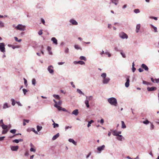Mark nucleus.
I'll return each mask as SVG.
<instances>
[{
	"label": "nucleus",
	"instance_id": "ddd939ff",
	"mask_svg": "<svg viewBox=\"0 0 159 159\" xmlns=\"http://www.w3.org/2000/svg\"><path fill=\"white\" fill-rule=\"evenodd\" d=\"M70 22L73 25H76L78 24L77 22L75 20L73 19L70 20Z\"/></svg>",
	"mask_w": 159,
	"mask_h": 159
},
{
	"label": "nucleus",
	"instance_id": "c85d7f7f",
	"mask_svg": "<svg viewBox=\"0 0 159 159\" xmlns=\"http://www.w3.org/2000/svg\"><path fill=\"white\" fill-rule=\"evenodd\" d=\"M53 96L56 99L58 100H60V97L58 95H54Z\"/></svg>",
	"mask_w": 159,
	"mask_h": 159
},
{
	"label": "nucleus",
	"instance_id": "b1692460",
	"mask_svg": "<svg viewBox=\"0 0 159 159\" xmlns=\"http://www.w3.org/2000/svg\"><path fill=\"white\" fill-rule=\"evenodd\" d=\"M22 141H23V139H15V140H13V142L17 143H18L19 142Z\"/></svg>",
	"mask_w": 159,
	"mask_h": 159
},
{
	"label": "nucleus",
	"instance_id": "ea45409f",
	"mask_svg": "<svg viewBox=\"0 0 159 159\" xmlns=\"http://www.w3.org/2000/svg\"><path fill=\"white\" fill-rule=\"evenodd\" d=\"M134 12L136 13H138L140 12V10L138 9H135L134 10Z\"/></svg>",
	"mask_w": 159,
	"mask_h": 159
},
{
	"label": "nucleus",
	"instance_id": "603ef678",
	"mask_svg": "<svg viewBox=\"0 0 159 159\" xmlns=\"http://www.w3.org/2000/svg\"><path fill=\"white\" fill-rule=\"evenodd\" d=\"M23 91L24 93V94H25L28 91L27 89H23Z\"/></svg>",
	"mask_w": 159,
	"mask_h": 159
},
{
	"label": "nucleus",
	"instance_id": "4468645a",
	"mask_svg": "<svg viewBox=\"0 0 159 159\" xmlns=\"http://www.w3.org/2000/svg\"><path fill=\"white\" fill-rule=\"evenodd\" d=\"M110 80L109 78H105L103 79V82L104 84H107Z\"/></svg>",
	"mask_w": 159,
	"mask_h": 159
},
{
	"label": "nucleus",
	"instance_id": "6ab92c4d",
	"mask_svg": "<svg viewBox=\"0 0 159 159\" xmlns=\"http://www.w3.org/2000/svg\"><path fill=\"white\" fill-rule=\"evenodd\" d=\"M59 133H57V134L56 135H54L52 138V139L53 140H55L57 138H58L59 137Z\"/></svg>",
	"mask_w": 159,
	"mask_h": 159
},
{
	"label": "nucleus",
	"instance_id": "72a5a7b5",
	"mask_svg": "<svg viewBox=\"0 0 159 159\" xmlns=\"http://www.w3.org/2000/svg\"><path fill=\"white\" fill-rule=\"evenodd\" d=\"M151 26L154 29V32H157V27L153 26L152 25H151Z\"/></svg>",
	"mask_w": 159,
	"mask_h": 159
},
{
	"label": "nucleus",
	"instance_id": "bf43d9fd",
	"mask_svg": "<svg viewBox=\"0 0 159 159\" xmlns=\"http://www.w3.org/2000/svg\"><path fill=\"white\" fill-rule=\"evenodd\" d=\"M23 121H24V122H26L27 123H28L29 122L30 120H25V119H24Z\"/></svg>",
	"mask_w": 159,
	"mask_h": 159
},
{
	"label": "nucleus",
	"instance_id": "5701e85b",
	"mask_svg": "<svg viewBox=\"0 0 159 159\" xmlns=\"http://www.w3.org/2000/svg\"><path fill=\"white\" fill-rule=\"evenodd\" d=\"M121 127L122 128L125 129L126 128V126L125 125L124 122L123 121H121Z\"/></svg>",
	"mask_w": 159,
	"mask_h": 159
},
{
	"label": "nucleus",
	"instance_id": "f8f14e48",
	"mask_svg": "<svg viewBox=\"0 0 159 159\" xmlns=\"http://www.w3.org/2000/svg\"><path fill=\"white\" fill-rule=\"evenodd\" d=\"M105 148V146L104 145L102 146L98 147L97 148L98 151L100 152L102 150H103Z\"/></svg>",
	"mask_w": 159,
	"mask_h": 159
},
{
	"label": "nucleus",
	"instance_id": "9d476101",
	"mask_svg": "<svg viewBox=\"0 0 159 159\" xmlns=\"http://www.w3.org/2000/svg\"><path fill=\"white\" fill-rule=\"evenodd\" d=\"M141 67L146 71H148V66L144 64H143L141 65Z\"/></svg>",
	"mask_w": 159,
	"mask_h": 159
},
{
	"label": "nucleus",
	"instance_id": "37998d69",
	"mask_svg": "<svg viewBox=\"0 0 159 159\" xmlns=\"http://www.w3.org/2000/svg\"><path fill=\"white\" fill-rule=\"evenodd\" d=\"M56 102H57V104L58 106L61 105L62 103V101L61 100H59L58 102L56 101Z\"/></svg>",
	"mask_w": 159,
	"mask_h": 159
},
{
	"label": "nucleus",
	"instance_id": "bb28decb",
	"mask_svg": "<svg viewBox=\"0 0 159 159\" xmlns=\"http://www.w3.org/2000/svg\"><path fill=\"white\" fill-rule=\"evenodd\" d=\"M74 47L77 50L81 49V48L78 45H75Z\"/></svg>",
	"mask_w": 159,
	"mask_h": 159
},
{
	"label": "nucleus",
	"instance_id": "4c0bfd02",
	"mask_svg": "<svg viewBox=\"0 0 159 159\" xmlns=\"http://www.w3.org/2000/svg\"><path fill=\"white\" fill-rule=\"evenodd\" d=\"M16 132V130L15 129H11L10 131V132L12 134H14Z\"/></svg>",
	"mask_w": 159,
	"mask_h": 159
},
{
	"label": "nucleus",
	"instance_id": "0e129e2a",
	"mask_svg": "<svg viewBox=\"0 0 159 159\" xmlns=\"http://www.w3.org/2000/svg\"><path fill=\"white\" fill-rule=\"evenodd\" d=\"M16 103L19 106H22L21 104L20 103V102H16Z\"/></svg>",
	"mask_w": 159,
	"mask_h": 159
},
{
	"label": "nucleus",
	"instance_id": "7c9ffc66",
	"mask_svg": "<svg viewBox=\"0 0 159 159\" xmlns=\"http://www.w3.org/2000/svg\"><path fill=\"white\" fill-rule=\"evenodd\" d=\"M37 129L38 131H39L42 128V127L41 126H39V125H37Z\"/></svg>",
	"mask_w": 159,
	"mask_h": 159
},
{
	"label": "nucleus",
	"instance_id": "39448f33",
	"mask_svg": "<svg viewBox=\"0 0 159 159\" xmlns=\"http://www.w3.org/2000/svg\"><path fill=\"white\" fill-rule=\"evenodd\" d=\"M119 36L122 39H127L128 38V35L124 32H121L119 34Z\"/></svg>",
	"mask_w": 159,
	"mask_h": 159
},
{
	"label": "nucleus",
	"instance_id": "de8ad7c7",
	"mask_svg": "<svg viewBox=\"0 0 159 159\" xmlns=\"http://www.w3.org/2000/svg\"><path fill=\"white\" fill-rule=\"evenodd\" d=\"M24 84L26 86H27V81L26 79L25 78L24 79Z\"/></svg>",
	"mask_w": 159,
	"mask_h": 159
},
{
	"label": "nucleus",
	"instance_id": "09e8293b",
	"mask_svg": "<svg viewBox=\"0 0 159 159\" xmlns=\"http://www.w3.org/2000/svg\"><path fill=\"white\" fill-rule=\"evenodd\" d=\"M30 150L31 152H35V149H34L33 148H31L30 149Z\"/></svg>",
	"mask_w": 159,
	"mask_h": 159
},
{
	"label": "nucleus",
	"instance_id": "412c9836",
	"mask_svg": "<svg viewBox=\"0 0 159 159\" xmlns=\"http://www.w3.org/2000/svg\"><path fill=\"white\" fill-rule=\"evenodd\" d=\"M85 103L86 105V106L87 108H89V101L88 99H86L85 101Z\"/></svg>",
	"mask_w": 159,
	"mask_h": 159
},
{
	"label": "nucleus",
	"instance_id": "c03bdc74",
	"mask_svg": "<svg viewBox=\"0 0 159 159\" xmlns=\"http://www.w3.org/2000/svg\"><path fill=\"white\" fill-rule=\"evenodd\" d=\"M7 107H8L7 104V103H5L3 105V108L5 109Z\"/></svg>",
	"mask_w": 159,
	"mask_h": 159
},
{
	"label": "nucleus",
	"instance_id": "680f3d73",
	"mask_svg": "<svg viewBox=\"0 0 159 159\" xmlns=\"http://www.w3.org/2000/svg\"><path fill=\"white\" fill-rule=\"evenodd\" d=\"M41 21L43 25H45V22L43 19H41Z\"/></svg>",
	"mask_w": 159,
	"mask_h": 159
},
{
	"label": "nucleus",
	"instance_id": "a211bd4d",
	"mask_svg": "<svg viewBox=\"0 0 159 159\" xmlns=\"http://www.w3.org/2000/svg\"><path fill=\"white\" fill-rule=\"evenodd\" d=\"M69 141L70 142L72 143L75 145H77L76 142H75L73 139H69Z\"/></svg>",
	"mask_w": 159,
	"mask_h": 159
},
{
	"label": "nucleus",
	"instance_id": "c756f323",
	"mask_svg": "<svg viewBox=\"0 0 159 159\" xmlns=\"http://www.w3.org/2000/svg\"><path fill=\"white\" fill-rule=\"evenodd\" d=\"M94 122V121L93 120H91V121H89L88 122V127H89L90 126V125L92 123Z\"/></svg>",
	"mask_w": 159,
	"mask_h": 159
},
{
	"label": "nucleus",
	"instance_id": "13d9d810",
	"mask_svg": "<svg viewBox=\"0 0 159 159\" xmlns=\"http://www.w3.org/2000/svg\"><path fill=\"white\" fill-rule=\"evenodd\" d=\"M100 123L102 125L104 123V120L103 119H101L100 121Z\"/></svg>",
	"mask_w": 159,
	"mask_h": 159
},
{
	"label": "nucleus",
	"instance_id": "473e14b6",
	"mask_svg": "<svg viewBox=\"0 0 159 159\" xmlns=\"http://www.w3.org/2000/svg\"><path fill=\"white\" fill-rule=\"evenodd\" d=\"M132 71L133 72H134L136 70V68L134 67V62H133L132 63Z\"/></svg>",
	"mask_w": 159,
	"mask_h": 159
},
{
	"label": "nucleus",
	"instance_id": "864d4df0",
	"mask_svg": "<svg viewBox=\"0 0 159 159\" xmlns=\"http://www.w3.org/2000/svg\"><path fill=\"white\" fill-rule=\"evenodd\" d=\"M43 30H39V32H38V34L39 35H41V34H43V32H42Z\"/></svg>",
	"mask_w": 159,
	"mask_h": 159
},
{
	"label": "nucleus",
	"instance_id": "4d7b16f0",
	"mask_svg": "<svg viewBox=\"0 0 159 159\" xmlns=\"http://www.w3.org/2000/svg\"><path fill=\"white\" fill-rule=\"evenodd\" d=\"M47 50L48 52H50V51H51V47H50L49 46H48L47 48Z\"/></svg>",
	"mask_w": 159,
	"mask_h": 159
},
{
	"label": "nucleus",
	"instance_id": "a878e982",
	"mask_svg": "<svg viewBox=\"0 0 159 159\" xmlns=\"http://www.w3.org/2000/svg\"><path fill=\"white\" fill-rule=\"evenodd\" d=\"M93 97L92 96H90L89 97H86V99H88L89 101H91L93 99Z\"/></svg>",
	"mask_w": 159,
	"mask_h": 159
},
{
	"label": "nucleus",
	"instance_id": "58836bf2",
	"mask_svg": "<svg viewBox=\"0 0 159 159\" xmlns=\"http://www.w3.org/2000/svg\"><path fill=\"white\" fill-rule=\"evenodd\" d=\"M4 27V23L1 21H0V27L2 28Z\"/></svg>",
	"mask_w": 159,
	"mask_h": 159
},
{
	"label": "nucleus",
	"instance_id": "338daca9",
	"mask_svg": "<svg viewBox=\"0 0 159 159\" xmlns=\"http://www.w3.org/2000/svg\"><path fill=\"white\" fill-rule=\"evenodd\" d=\"M138 70L139 72H142L143 71V70L141 68H139Z\"/></svg>",
	"mask_w": 159,
	"mask_h": 159
},
{
	"label": "nucleus",
	"instance_id": "20e7f679",
	"mask_svg": "<svg viewBox=\"0 0 159 159\" xmlns=\"http://www.w3.org/2000/svg\"><path fill=\"white\" fill-rule=\"evenodd\" d=\"M0 50L3 52H5V45L3 43H0Z\"/></svg>",
	"mask_w": 159,
	"mask_h": 159
},
{
	"label": "nucleus",
	"instance_id": "f257e3e1",
	"mask_svg": "<svg viewBox=\"0 0 159 159\" xmlns=\"http://www.w3.org/2000/svg\"><path fill=\"white\" fill-rule=\"evenodd\" d=\"M108 102L111 105L116 106L117 104V100L114 98H111L108 99Z\"/></svg>",
	"mask_w": 159,
	"mask_h": 159
},
{
	"label": "nucleus",
	"instance_id": "423d86ee",
	"mask_svg": "<svg viewBox=\"0 0 159 159\" xmlns=\"http://www.w3.org/2000/svg\"><path fill=\"white\" fill-rule=\"evenodd\" d=\"M129 76H128L126 78V81L125 83V85L126 87H128L129 85Z\"/></svg>",
	"mask_w": 159,
	"mask_h": 159
},
{
	"label": "nucleus",
	"instance_id": "f3484780",
	"mask_svg": "<svg viewBox=\"0 0 159 159\" xmlns=\"http://www.w3.org/2000/svg\"><path fill=\"white\" fill-rule=\"evenodd\" d=\"M140 28V25L139 24L137 25L136 27V33H138L139 31V30Z\"/></svg>",
	"mask_w": 159,
	"mask_h": 159
},
{
	"label": "nucleus",
	"instance_id": "79ce46f5",
	"mask_svg": "<svg viewBox=\"0 0 159 159\" xmlns=\"http://www.w3.org/2000/svg\"><path fill=\"white\" fill-rule=\"evenodd\" d=\"M11 101L12 102V104L13 106H14L16 104L15 100L14 99H11Z\"/></svg>",
	"mask_w": 159,
	"mask_h": 159
},
{
	"label": "nucleus",
	"instance_id": "f03ea898",
	"mask_svg": "<svg viewBox=\"0 0 159 159\" xmlns=\"http://www.w3.org/2000/svg\"><path fill=\"white\" fill-rule=\"evenodd\" d=\"M25 26L19 24L15 27V29L17 30L24 31L25 30Z\"/></svg>",
	"mask_w": 159,
	"mask_h": 159
},
{
	"label": "nucleus",
	"instance_id": "aec40b11",
	"mask_svg": "<svg viewBox=\"0 0 159 159\" xmlns=\"http://www.w3.org/2000/svg\"><path fill=\"white\" fill-rule=\"evenodd\" d=\"M123 138H124L122 136L120 135H118L117 137V139L118 140L120 141H121Z\"/></svg>",
	"mask_w": 159,
	"mask_h": 159
},
{
	"label": "nucleus",
	"instance_id": "393cba45",
	"mask_svg": "<svg viewBox=\"0 0 159 159\" xmlns=\"http://www.w3.org/2000/svg\"><path fill=\"white\" fill-rule=\"evenodd\" d=\"M1 126L2 128L4 129H7V126L4 125V124H3L2 125H1Z\"/></svg>",
	"mask_w": 159,
	"mask_h": 159
},
{
	"label": "nucleus",
	"instance_id": "c9c22d12",
	"mask_svg": "<svg viewBox=\"0 0 159 159\" xmlns=\"http://www.w3.org/2000/svg\"><path fill=\"white\" fill-rule=\"evenodd\" d=\"M106 73H103L102 74L101 76L104 79L106 78Z\"/></svg>",
	"mask_w": 159,
	"mask_h": 159
},
{
	"label": "nucleus",
	"instance_id": "3c124183",
	"mask_svg": "<svg viewBox=\"0 0 159 159\" xmlns=\"http://www.w3.org/2000/svg\"><path fill=\"white\" fill-rule=\"evenodd\" d=\"M77 92L79 93L80 94H84V93H83L80 90V89H78L77 90Z\"/></svg>",
	"mask_w": 159,
	"mask_h": 159
},
{
	"label": "nucleus",
	"instance_id": "2eb2a0df",
	"mask_svg": "<svg viewBox=\"0 0 159 159\" xmlns=\"http://www.w3.org/2000/svg\"><path fill=\"white\" fill-rule=\"evenodd\" d=\"M79 113L78 110V109H75L73 111L72 114L75 115V116H77Z\"/></svg>",
	"mask_w": 159,
	"mask_h": 159
},
{
	"label": "nucleus",
	"instance_id": "774afa93",
	"mask_svg": "<svg viewBox=\"0 0 159 159\" xmlns=\"http://www.w3.org/2000/svg\"><path fill=\"white\" fill-rule=\"evenodd\" d=\"M5 137H0V141L3 140Z\"/></svg>",
	"mask_w": 159,
	"mask_h": 159
},
{
	"label": "nucleus",
	"instance_id": "cd10ccee",
	"mask_svg": "<svg viewBox=\"0 0 159 159\" xmlns=\"http://www.w3.org/2000/svg\"><path fill=\"white\" fill-rule=\"evenodd\" d=\"M112 3H114L115 5H117L118 2V0H111Z\"/></svg>",
	"mask_w": 159,
	"mask_h": 159
},
{
	"label": "nucleus",
	"instance_id": "0eeeda50",
	"mask_svg": "<svg viewBox=\"0 0 159 159\" xmlns=\"http://www.w3.org/2000/svg\"><path fill=\"white\" fill-rule=\"evenodd\" d=\"M19 147L18 146H11V149L13 151H16L18 149Z\"/></svg>",
	"mask_w": 159,
	"mask_h": 159
},
{
	"label": "nucleus",
	"instance_id": "a19ab883",
	"mask_svg": "<svg viewBox=\"0 0 159 159\" xmlns=\"http://www.w3.org/2000/svg\"><path fill=\"white\" fill-rule=\"evenodd\" d=\"M80 59L81 60H84V61H86V58L84 56H81L80 57Z\"/></svg>",
	"mask_w": 159,
	"mask_h": 159
},
{
	"label": "nucleus",
	"instance_id": "4be33fe9",
	"mask_svg": "<svg viewBox=\"0 0 159 159\" xmlns=\"http://www.w3.org/2000/svg\"><path fill=\"white\" fill-rule=\"evenodd\" d=\"M112 134L113 135L117 136L118 135V133L116 130H114L112 131Z\"/></svg>",
	"mask_w": 159,
	"mask_h": 159
},
{
	"label": "nucleus",
	"instance_id": "6e6552de",
	"mask_svg": "<svg viewBox=\"0 0 159 159\" xmlns=\"http://www.w3.org/2000/svg\"><path fill=\"white\" fill-rule=\"evenodd\" d=\"M157 89V88L155 87H148L147 88V90L149 91L156 90Z\"/></svg>",
	"mask_w": 159,
	"mask_h": 159
},
{
	"label": "nucleus",
	"instance_id": "1a4fd4ad",
	"mask_svg": "<svg viewBox=\"0 0 159 159\" xmlns=\"http://www.w3.org/2000/svg\"><path fill=\"white\" fill-rule=\"evenodd\" d=\"M48 70L50 73H52L53 72V67L52 66H50L48 67Z\"/></svg>",
	"mask_w": 159,
	"mask_h": 159
},
{
	"label": "nucleus",
	"instance_id": "052dcab7",
	"mask_svg": "<svg viewBox=\"0 0 159 159\" xmlns=\"http://www.w3.org/2000/svg\"><path fill=\"white\" fill-rule=\"evenodd\" d=\"M71 128V126H66L65 127L66 130L68 129L69 128Z\"/></svg>",
	"mask_w": 159,
	"mask_h": 159
},
{
	"label": "nucleus",
	"instance_id": "5fc2aeb1",
	"mask_svg": "<svg viewBox=\"0 0 159 159\" xmlns=\"http://www.w3.org/2000/svg\"><path fill=\"white\" fill-rule=\"evenodd\" d=\"M120 54L122 55L123 57L124 58H125L126 57L124 53H123L122 52H121Z\"/></svg>",
	"mask_w": 159,
	"mask_h": 159
},
{
	"label": "nucleus",
	"instance_id": "e433bc0d",
	"mask_svg": "<svg viewBox=\"0 0 159 159\" xmlns=\"http://www.w3.org/2000/svg\"><path fill=\"white\" fill-rule=\"evenodd\" d=\"M8 130V129H4L2 131V134H6Z\"/></svg>",
	"mask_w": 159,
	"mask_h": 159
},
{
	"label": "nucleus",
	"instance_id": "dca6fc26",
	"mask_svg": "<svg viewBox=\"0 0 159 159\" xmlns=\"http://www.w3.org/2000/svg\"><path fill=\"white\" fill-rule=\"evenodd\" d=\"M52 40L53 42V43L55 44H57V40L55 38L53 37L51 39Z\"/></svg>",
	"mask_w": 159,
	"mask_h": 159
},
{
	"label": "nucleus",
	"instance_id": "7ed1b4c3",
	"mask_svg": "<svg viewBox=\"0 0 159 159\" xmlns=\"http://www.w3.org/2000/svg\"><path fill=\"white\" fill-rule=\"evenodd\" d=\"M53 101L55 103V104L54 105V106L56 107L57 108L58 110H59V111L62 110L63 111H67L66 110L65 108H62L60 106L57 105V102H56V101H55V100L54 99Z\"/></svg>",
	"mask_w": 159,
	"mask_h": 159
},
{
	"label": "nucleus",
	"instance_id": "e2e57ef3",
	"mask_svg": "<svg viewBox=\"0 0 159 159\" xmlns=\"http://www.w3.org/2000/svg\"><path fill=\"white\" fill-rule=\"evenodd\" d=\"M3 124H4L3 122V120H1L0 121V125H1H1H2Z\"/></svg>",
	"mask_w": 159,
	"mask_h": 159
},
{
	"label": "nucleus",
	"instance_id": "a18cd8bd",
	"mask_svg": "<svg viewBox=\"0 0 159 159\" xmlns=\"http://www.w3.org/2000/svg\"><path fill=\"white\" fill-rule=\"evenodd\" d=\"M143 123L144 124L147 125L149 123V122L148 120H146L145 121H143Z\"/></svg>",
	"mask_w": 159,
	"mask_h": 159
},
{
	"label": "nucleus",
	"instance_id": "9b49d317",
	"mask_svg": "<svg viewBox=\"0 0 159 159\" xmlns=\"http://www.w3.org/2000/svg\"><path fill=\"white\" fill-rule=\"evenodd\" d=\"M74 63L75 64H79L81 65H84L85 64L84 62L82 61H75Z\"/></svg>",
	"mask_w": 159,
	"mask_h": 159
},
{
	"label": "nucleus",
	"instance_id": "8fccbe9b",
	"mask_svg": "<svg viewBox=\"0 0 159 159\" xmlns=\"http://www.w3.org/2000/svg\"><path fill=\"white\" fill-rule=\"evenodd\" d=\"M105 54H106L107 55H108V57H110L111 56V54L110 53L108 52H106L105 53Z\"/></svg>",
	"mask_w": 159,
	"mask_h": 159
},
{
	"label": "nucleus",
	"instance_id": "49530a36",
	"mask_svg": "<svg viewBox=\"0 0 159 159\" xmlns=\"http://www.w3.org/2000/svg\"><path fill=\"white\" fill-rule=\"evenodd\" d=\"M32 83L34 85H35L36 83V80L34 79H33L32 80Z\"/></svg>",
	"mask_w": 159,
	"mask_h": 159
},
{
	"label": "nucleus",
	"instance_id": "f704fd0d",
	"mask_svg": "<svg viewBox=\"0 0 159 159\" xmlns=\"http://www.w3.org/2000/svg\"><path fill=\"white\" fill-rule=\"evenodd\" d=\"M52 125H53L54 128H55L56 127H59L58 124L55 123L54 122V123H53Z\"/></svg>",
	"mask_w": 159,
	"mask_h": 159
},
{
	"label": "nucleus",
	"instance_id": "6e6d98bb",
	"mask_svg": "<svg viewBox=\"0 0 159 159\" xmlns=\"http://www.w3.org/2000/svg\"><path fill=\"white\" fill-rule=\"evenodd\" d=\"M154 128V125L151 123V130H152Z\"/></svg>",
	"mask_w": 159,
	"mask_h": 159
},
{
	"label": "nucleus",
	"instance_id": "2f4dec72",
	"mask_svg": "<svg viewBox=\"0 0 159 159\" xmlns=\"http://www.w3.org/2000/svg\"><path fill=\"white\" fill-rule=\"evenodd\" d=\"M14 38L16 42H20L22 40L21 39H20L19 40H18V38L16 37H15Z\"/></svg>",
	"mask_w": 159,
	"mask_h": 159
},
{
	"label": "nucleus",
	"instance_id": "69168bd1",
	"mask_svg": "<svg viewBox=\"0 0 159 159\" xmlns=\"http://www.w3.org/2000/svg\"><path fill=\"white\" fill-rule=\"evenodd\" d=\"M69 49L68 48H66L65 50V52L66 53H68L69 52Z\"/></svg>",
	"mask_w": 159,
	"mask_h": 159
}]
</instances>
